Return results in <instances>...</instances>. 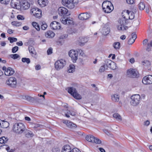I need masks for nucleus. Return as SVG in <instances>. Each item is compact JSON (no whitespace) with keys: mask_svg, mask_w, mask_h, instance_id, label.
<instances>
[{"mask_svg":"<svg viewBox=\"0 0 152 152\" xmlns=\"http://www.w3.org/2000/svg\"><path fill=\"white\" fill-rule=\"evenodd\" d=\"M13 130L16 133L21 134L25 130V126L21 123H15L13 126Z\"/></svg>","mask_w":152,"mask_h":152,"instance_id":"obj_1","label":"nucleus"},{"mask_svg":"<svg viewBox=\"0 0 152 152\" xmlns=\"http://www.w3.org/2000/svg\"><path fill=\"white\" fill-rule=\"evenodd\" d=\"M102 7L103 11L105 13L110 12L114 9L112 4L107 1L103 2L102 4Z\"/></svg>","mask_w":152,"mask_h":152,"instance_id":"obj_2","label":"nucleus"},{"mask_svg":"<svg viewBox=\"0 0 152 152\" xmlns=\"http://www.w3.org/2000/svg\"><path fill=\"white\" fill-rule=\"evenodd\" d=\"M68 92L77 99H80L82 98L81 96L77 92L76 88L74 87L68 88Z\"/></svg>","mask_w":152,"mask_h":152,"instance_id":"obj_3","label":"nucleus"},{"mask_svg":"<svg viewBox=\"0 0 152 152\" xmlns=\"http://www.w3.org/2000/svg\"><path fill=\"white\" fill-rule=\"evenodd\" d=\"M104 65L106 67V69L109 68L115 70L117 68V66L115 63L109 59H106L104 61Z\"/></svg>","mask_w":152,"mask_h":152,"instance_id":"obj_4","label":"nucleus"},{"mask_svg":"<svg viewBox=\"0 0 152 152\" xmlns=\"http://www.w3.org/2000/svg\"><path fill=\"white\" fill-rule=\"evenodd\" d=\"M131 103L133 106H136L139 104L141 100V97L138 94H134L131 96Z\"/></svg>","mask_w":152,"mask_h":152,"instance_id":"obj_5","label":"nucleus"},{"mask_svg":"<svg viewBox=\"0 0 152 152\" xmlns=\"http://www.w3.org/2000/svg\"><path fill=\"white\" fill-rule=\"evenodd\" d=\"M6 84L9 87L15 88L17 86L16 79L13 77H11L6 81Z\"/></svg>","mask_w":152,"mask_h":152,"instance_id":"obj_6","label":"nucleus"},{"mask_svg":"<svg viewBox=\"0 0 152 152\" xmlns=\"http://www.w3.org/2000/svg\"><path fill=\"white\" fill-rule=\"evenodd\" d=\"M66 64L65 61L63 59H61L56 61L55 64V66L57 70L63 68Z\"/></svg>","mask_w":152,"mask_h":152,"instance_id":"obj_7","label":"nucleus"},{"mask_svg":"<svg viewBox=\"0 0 152 152\" xmlns=\"http://www.w3.org/2000/svg\"><path fill=\"white\" fill-rule=\"evenodd\" d=\"M68 54L69 56L71 58L73 62H76L78 58V54L77 52L74 50H72L69 52Z\"/></svg>","mask_w":152,"mask_h":152,"instance_id":"obj_8","label":"nucleus"},{"mask_svg":"<svg viewBox=\"0 0 152 152\" xmlns=\"http://www.w3.org/2000/svg\"><path fill=\"white\" fill-rule=\"evenodd\" d=\"M126 20H120L119 21V25L117 26L118 30L123 31L127 30L128 28L127 26H125L126 24Z\"/></svg>","mask_w":152,"mask_h":152,"instance_id":"obj_9","label":"nucleus"},{"mask_svg":"<svg viewBox=\"0 0 152 152\" xmlns=\"http://www.w3.org/2000/svg\"><path fill=\"white\" fill-rule=\"evenodd\" d=\"M127 75L128 77L131 78L136 77L137 76V72L135 69L130 68L127 71Z\"/></svg>","mask_w":152,"mask_h":152,"instance_id":"obj_10","label":"nucleus"},{"mask_svg":"<svg viewBox=\"0 0 152 152\" xmlns=\"http://www.w3.org/2000/svg\"><path fill=\"white\" fill-rule=\"evenodd\" d=\"M31 12L33 15L35 17L39 18L42 16V11L37 8H34L31 9Z\"/></svg>","mask_w":152,"mask_h":152,"instance_id":"obj_11","label":"nucleus"},{"mask_svg":"<svg viewBox=\"0 0 152 152\" xmlns=\"http://www.w3.org/2000/svg\"><path fill=\"white\" fill-rule=\"evenodd\" d=\"M142 82L145 85L152 84V75H149L145 76L142 79Z\"/></svg>","mask_w":152,"mask_h":152,"instance_id":"obj_12","label":"nucleus"},{"mask_svg":"<svg viewBox=\"0 0 152 152\" xmlns=\"http://www.w3.org/2000/svg\"><path fill=\"white\" fill-rule=\"evenodd\" d=\"M30 7V4L27 1L22 0L20 1V8L26 10L28 9Z\"/></svg>","mask_w":152,"mask_h":152,"instance_id":"obj_13","label":"nucleus"},{"mask_svg":"<svg viewBox=\"0 0 152 152\" xmlns=\"http://www.w3.org/2000/svg\"><path fill=\"white\" fill-rule=\"evenodd\" d=\"M62 3L64 6L70 9H73L75 7L73 3L69 0H62Z\"/></svg>","mask_w":152,"mask_h":152,"instance_id":"obj_14","label":"nucleus"},{"mask_svg":"<svg viewBox=\"0 0 152 152\" xmlns=\"http://www.w3.org/2000/svg\"><path fill=\"white\" fill-rule=\"evenodd\" d=\"M91 17V15L90 13L87 12L83 13L80 14L78 16L80 20H86Z\"/></svg>","mask_w":152,"mask_h":152,"instance_id":"obj_15","label":"nucleus"},{"mask_svg":"<svg viewBox=\"0 0 152 152\" xmlns=\"http://www.w3.org/2000/svg\"><path fill=\"white\" fill-rule=\"evenodd\" d=\"M20 1L19 0H12L10 4L12 7L19 9L20 7Z\"/></svg>","mask_w":152,"mask_h":152,"instance_id":"obj_16","label":"nucleus"},{"mask_svg":"<svg viewBox=\"0 0 152 152\" xmlns=\"http://www.w3.org/2000/svg\"><path fill=\"white\" fill-rule=\"evenodd\" d=\"M50 27L51 29L53 30L59 29L61 28V25L58 22L54 21L51 23Z\"/></svg>","mask_w":152,"mask_h":152,"instance_id":"obj_17","label":"nucleus"},{"mask_svg":"<svg viewBox=\"0 0 152 152\" xmlns=\"http://www.w3.org/2000/svg\"><path fill=\"white\" fill-rule=\"evenodd\" d=\"M68 10L65 8L63 7H59L58 10L59 15L61 16H64L68 12Z\"/></svg>","mask_w":152,"mask_h":152,"instance_id":"obj_18","label":"nucleus"},{"mask_svg":"<svg viewBox=\"0 0 152 152\" xmlns=\"http://www.w3.org/2000/svg\"><path fill=\"white\" fill-rule=\"evenodd\" d=\"M110 28L106 25H105L102 28L101 32L103 35H107L110 32Z\"/></svg>","mask_w":152,"mask_h":152,"instance_id":"obj_19","label":"nucleus"},{"mask_svg":"<svg viewBox=\"0 0 152 152\" xmlns=\"http://www.w3.org/2000/svg\"><path fill=\"white\" fill-rule=\"evenodd\" d=\"M64 123L65 124L66 126L70 128H76L77 126L76 124L73 123L72 122L70 121L66 120L64 121Z\"/></svg>","mask_w":152,"mask_h":152,"instance_id":"obj_20","label":"nucleus"},{"mask_svg":"<svg viewBox=\"0 0 152 152\" xmlns=\"http://www.w3.org/2000/svg\"><path fill=\"white\" fill-rule=\"evenodd\" d=\"M78 41L79 45L83 46L88 41V40L86 38L80 37H79Z\"/></svg>","mask_w":152,"mask_h":152,"instance_id":"obj_21","label":"nucleus"},{"mask_svg":"<svg viewBox=\"0 0 152 152\" xmlns=\"http://www.w3.org/2000/svg\"><path fill=\"white\" fill-rule=\"evenodd\" d=\"M14 71L13 69L11 67H9L7 70L4 71V74L6 75L9 76L12 75L14 73Z\"/></svg>","mask_w":152,"mask_h":152,"instance_id":"obj_22","label":"nucleus"},{"mask_svg":"<svg viewBox=\"0 0 152 152\" xmlns=\"http://www.w3.org/2000/svg\"><path fill=\"white\" fill-rule=\"evenodd\" d=\"M37 2L39 6L42 7H45L48 4L47 0H38Z\"/></svg>","mask_w":152,"mask_h":152,"instance_id":"obj_23","label":"nucleus"},{"mask_svg":"<svg viewBox=\"0 0 152 152\" xmlns=\"http://www.w3.org/2000/svg\"><path fill=\"white\" fill-rule=\"evenodd\" d=\"M126 12L127 15H129V19L132 20L134 18V15L133 12L129 11L128 10H126L124 11Z\"/></svg>","mask_w":152,"mask_h":152,"instance_id":"obj_24","label":"nucleus"},{"mask_svg":"<svg viewBox=\"0 0 152 152\" xmlns=\"http://www.w3.org/2000/svg\"><path fill=\"white\" fill-rule=\"evenodd\" d=\"M55 35V34L52 31H47L45 34V36L48 38H52Z\"/></svg>","mask_w":152,"mask_h":152,"instance_id":"obj_25","label":"nucleus"},{"mask_svg":"<svg viewBox=\"0 0 152 152\" xmlns=\"http://www.w3.org/2000/svg\"><path fill=\"white\" fill-rule=\"evenodd\" d=\"M71 147L69 145H66L63 147L61 152H71Z\"/></svg>","mask_w":152,"mask_h":152,"instance_id":"obj_26","label":"nucleus"},{"mask_svg":"<svg viewBox=\"0 0 152 152\" xmlns=\"http://www.w3.org/2000/svg\"><path fill=\"white\" fill-rule=\"evenodd\" d=\"M25 133L26 136L27 137L29 138L34 136L33 132L30 130H26L25 131Z\"/></svg>","mask_w":152,"mask_h":152,"instance_id":"obj_27","label":"nucleus"},{"mask_svg":"<svg viewBox=\"0 0 152 152\" xmlns=\"http://www.w3.org/2000/svg\"><path fill=\"white\" fill-rule=\"evenodd\" d=\"M1 123V125L0 127L5 128H7L9 126V123L7 121H2V122Z\"/></svg>","mask_w":152,"mask_h":152,"instance_id":"obj_28","label":"nucleus"},{"mask_svg":"<svg viewBox=\"0 0 152 152\" xmlns=\"http://www.w3.org/2000/svg\"><path fill=\"white\" fill-rule=\"evenodd\" d=\"M111 99L113 101L118 102L119 100V96L117 94H114L112 96Z\"/></svg>","mask_w":152,"mask_h":152,"instance_id":"obj_29","label":"nucleus"},{"mask_svg":"<svg viewBox=\"0 0 152 152\" xmlns=\"http://www.w3.org/2000/svg\"><path fill=\"white\" fill-rule=\"evenodd\" d=\"M3 148V149H6V150L7 151V152H13L14 150L12 149H11L10 150V148L9 146H8L7 145H5L1 146L0 147V149Z\"/></svg>","mask_w":152,"mask_h":152,"instance_id":"obj_30","label":"nucleus"},{"mask_svg":"<svg viewBox=\"0 0 152 152\" xmlns=\"http://www.w3.org/2000/svg\"><path fill=\"white\" fill-rule=\"evenodd\" d=\"M32 25L37 31H40V26L38 23L36 22H34L32 23Z\"/></svg>","mask_w":152,"mask_h":152,"instance_id":"obj_31","label":"nucleus"},{"mask_svg":"<svg viewBox=\"0 0 152 152\" xmlns=\"http://www.w3.org/2000/svg\"><path fill=\"white\" fill-rule=\"evenodd\" d=\"M8 139L7 137H2L0 138V143L2 144L5 143L8 140Z\"/></svg>","mask_w":152,"mask_h":152,"instance_id":"obj_32","label":"nucleus"},{"mask_svg":"<svg viewBox=\"0 0 152 152\" xmlns=\"http://www.w3.org/2000/svg\"><path fill=\"white\" fill-rule=\"evenodd\" d=\"M33 126L34 128L37 129L39 130L42 129L44 127L43 125L38 124H34Z\"/></svg>","mask_w":152,"mask_h":152,"instance_id":"obj_33","label":"nucleus"},{"mask_svg":"<svg viewBox=\"0 0 152 152\" xmlns=\"http://www.w3.org/2000/svg\"><path fill=\"white\" fill-rule=\"evenodd\" d=\"M114 118H115L116 120L121 121L122 120V118L121 116L118 114L115 113L113 115Z\"/></svg>","mask_w":152,"mask_h":152,"instance_id":"obj_34","label":"nucleus"},{"mask_svg":"<svg viewBox=\"0 0 152 152\" xmlns=\"http://www.w3.org/2000/svg\"><path fill=\"white\" fill-rule=\"evenodd\" d=\"M75 71V66L73 65H70L69 66V68L67 70L69 73H72Z\"/></svg>","mask_w":152,"mask_h":152,"instance_id":"obj_35","label":"nucleus"},{"mask_svg":"<svg viewBox=\"0 0 152 152\" xmlns=\"http://www.w3.org/2000/svg\"><path fill=\"white\" fill-rule=\"evenodd\" d=\"M94 137L92 135L87 136L86 137V139L87 141L93 142Z\"/></svg>","mask_w":152,"mask_h":152,"instance_id":"obj_36","label":"nucleus"},{"mask_svg":"<svg viewBox=\"0 0 152 152\" xmlns=\"http://www.w3.org/2000/svg\"><path fill=\"white\" fill-rule=\"evenodd\" d=\"M138 7L140 10H143L145 7L144 3L142 2H140L138 4Z\"/></svg>","mask_w":152,"mask_h":152,"instance_id":"obj_37","label":"nucleus"},{"mask_svg":"<svg viewBox=\"0 0 152 152\" xmlns=\"http://www.w3.org/2000/svg\"><path fill=\"white\" fill-rule=\"evenodd\" d=\"M142 64L145 66H150L151 65L150 62L147 60H145L142 62Z\"/></svg>","mask_w":152,"mask_h":152,"instance_id":"obj_38","label":"nucleus"},{"mask_svg":"<svg viewBox=\"0 0 152 152\" xmlns=\"http://www.w3.org/2000/svg\"><path fill=\"white\" fill-rule=\"evenodd\" d=\"M52 152H60V150L57 146H55L53 147L51 150Z\"/></svg>","mask_w":152,"mask_h":152,"instance_id":"obj_39","label":"nucleus"},{"mask_svg":"<svg viewBox=\"0 0 152 152\" xmlns=\"http://www.w3.org/2000/svg\"><path fill=\"white\" fill-rule=\"evenodd\" d=\"M22 61L23 63H26L27 64H29L30 63V60L29 58H23L22 59Z\"/></svg>","mask_w":152,"mask_h":152,"instance_id":"obj_40","label":"nucleus"},{"mask_svg":"<svg viewBox=\"0 0 152 152\" xmlns=\"http://www.w3.org/2000/svg\"><path fill=\"white\" fill-rule=\"evenodd\" d=\"M8 39L10 41L11 43H12L13 42H15L17 40L16 38L13 37H9L8 38Z\"/></svg>","mask_w":152,"mask_h":152,"instance_id":"obj_41","label":"nucleus"},{"mask_svg":"<svg viewBox=\"0 0 152 152\" xmlns=\"http://www.w3.org/2000/svg\"><path fill=\"white\" fill-rule=\"evenodd\" d=\"M13 25L16 26H19L21 25V23L17 21H13L11 23Z\"/></svg>","mask_w":152,"mask_h":152,"instance_id":"obj_42","label":"nucleus"},{"mask_svg":"<svg viewBox=\"0 0 152 152\" xmlns=\"http://www.w3.org/2000/svg\"><path fill=\"white\" fill-rule=\"evenodd\" d=\"M93 142H94L96 144H99L101 143V141L99 139L94 137Z\"/></svg>","mask_w":152,"mask_h":152,"instance_id":"obj_43","label":"nucleus"},{"mask_svg":"<svg viewBox=\"0 0 152 152\" xmlns=\"http://www.w3.org/2000/svg\"><path fill=\"white\" fill-rule=\"evenodd\" d=\"M10 56L11 58L15 59L19 58L20 56L17 54H15L10 55Z\"/></svg>","mask_w":152,"mask_h":152,"instance_id":"obj_44","label":"nucleus"},{"mask_svg":"<svg viewBox=\"0 0 152 152\" xmlns=\"http://www.w3.org/2000/svg\"><path fill=\"white\" fill-rule=\"evenodd\" d=\"M113 47L116 49H119L120 47V43L119 42L115 43L113 44Z\"/></svg>","mask_w":152,"mask_h":152,"instance_id":"obj_45","label":"nucleus"},{"mask_svg":"<svg viewBox=\"0 0 152 152\" xmlns=\"http://www.w3.org/2000/svg\"><path fill=\"white\" fill-rule=\"evenodd\" d=\"M106 69V67L105 65H103L101 66L99 69V71L100 72H103Z\"/></svg>","mask_w":152,"mask_h":152,"instance_id":"obj_46","label":"nucleus"},{"mask_svg":"<svg viewBox=\"0 0 152 152\" xmlns=\"http://www.w3.org/2000/svg\"><path fill=\"white\" fill-rule=\"evenodd\" d=\"M60 20L61 22L64 24H67V19H65L64 18H62Z\"/></svg>","mask_w":152,"mask_h":152,"instance_id":"obj_47","label":"nucleus"},{"mask_svg":"<svg viewBox=\"0 0 152 152\" xmlns=\"http://www.w3.org/2000/svg\"><path fill=\"white\" fill-rule=\"evenodd\" d=\"M48 26L45 23H42V24L41 26V28L42 30H45L47 28Z\"/></svg>","mask_w":152,"mask_h":152,"instance_id":"obj_48","label":"nucleus"},{"mask_svg":"<svg viewBox=\"0 0 152 152\" xmlns=\"http://www.w3.org/2000/svg\"><path fill=\"white\" fill-rule=\"evenodd\" d=\"M18 50V46H15L13 47L12 49V52L13 53H15Z\"/></svg>","mask_w":152,"mask_h":152,"instance_id":"obj_49","label":"nucleus"},{"mask_svg":"<svg viewBox=\"0 0 152 152\" xmlns=\"http://www.w3.org/2000/svg\"><path fill=\"white\" fill-rule=\"evenodd\" d=\"M24 98L26 100L28 101H30L32 100L33 98L31 96H24Z\"/></svg>","mask_w":152,"mask_h":152,"instance_id":"obj_50","label":"nucleus"},{"mask_svg":"<svg viewBox=\"0 0 152 152\" xmlns=\"http://www.w3.org/2000/svg\"><path fill=\"white\" fill-rule=\"evenodd\" d=\"M17 18L18 20H24L25 19L24 17L21 15H18Z\"/></svg>","mask_w":152,"mask_h":152,"instance_id":"obj_51","label":"nucleus"},{"mask_svg":"<svg viewBox=\"0 0 152 152\" xmlns=\"http://www.w3.org/2000/svg\"><path fill=\"white\" fill-rule=\"evenodd\" d=\"M137 38V35L135 34L134 33H133L132 34V37L131 38L132 39H133L134 40V41H135V40Z\"/></svg>","mask_w":152,"mask_h":152,"instance_id":"obj_52","label":"nucleus"},{"mask_svg":"<svg viewBox=\"0 0 152 152\" xmlns=\"http://www.w3.org/2000/svg\"><path fill=\"white\" fill-rule=\"evenodd\" d=\"M134 40L133 39H132L131 38H130L129 39L128 43L129 45H132L134 42Z\"/></svg>","mask_w":152,"mask_h":152,"instance_id":"obj_53","label":"nucleus"},{"mask_svg":"<svg viewBox=\"0 0 152 152\" xmlns=\"http://www.w3.org/2000/svg\"><path fill=\"white\" fill-rule=\"evenodd\" d=\"M53 49L52 48H49L47 51V53L48 55L51 54L52 53Z\"/></svg>","mask_w":152,"mask_h":152,"instance_id":"obj_54","label":"nucleus"},{"mask_svg":"<svg viewBox=\"0 0 152 152\" xmlns=\"http://www.w3.org/2000/svg\"><path fill=\"white\" fill-rule=\"evenodd\" d=\"M71 152H81V151L78 149L75 148L71 150Z\"/></svg>","mask_w":152,"mask_h":152,"instance_id":"obj_55","label":"nucleus"},{"mask_svg":"<svg viewBox=\"0 0 152 152\" xmlns=\"http://www.w3.org/2000/svg\"><path fill=\"white\" fill-rule=\"evenodd\" d=\"M68 36V35L67 34H63L62 35H61L60 37L59 38L60 39H64L66 38Z\"/></svg>","mask_w":152,"mask_h":152,"instance_id":"obj_56","label":"nucleus"},{"mask_svg":"<svg viewBox=\"0 0 152 152\" xmlns=\"http://www.w3.org/2000/svg\"><path fill=\"white\" fill-rule=\"evenodd\" d=\"M134 0H126L127 3L129 4H132L134 3Z\"/></svg>","mask_w":152,"mask_h":152,"instance_id":"obj_57","label":"nucleus"},{"mask_svg":"<svg viewBox=\"0 0 152 152\" xmlns=\"http://www.w3.org/2000/svg\"><path fill=\"white\" fill-rule=\"evenodd\" d=\"M35 68L36 70H39L41 69V66L40 65L38 64L36 66Z\"/></svg>","mask_w":152,"mask_h":152,"instance_id":"obj_58","label":"nucleus"},{"mask_svg":"<svg viewBox=\"0 0 152 152\" xmlns=\"http://www.w3.org/2000/svg\"><path fill=\"white\" fill-rule=\"evenodd\" d=\"M31 48H32L31 46V47H29V52L32 54H34V50L33 49H32V48H31V49H30Z\"/></svg>","mask_w":152,"mask_h":152,"instance_id":"obj_59","label":"nucleus"},{"mask_svg":"<svg viewBox=\"0 0 152 152\" xmlns=\"http://www.w3.org/2000/svg\"><path fill=\"white\" fill-rule=\"evenodd\" d=\"M74 4H77L78 3V2L79 0H70Z\"/></svg>","mask_w":152,"mask_h":152,"instance_id":"obj_60","label":"nucleus"},{"mask_svg":"<svg viewBox=\"0 0 152 152\" xmlns=\"http://www.w3.org/2000/svg\"><path fill=\"white\" fill-rule=\"evenodd\" d=\"M7 33L10 34H11L13 32V31L11 29H9L7 31Z\"/></svg>","mask_w":152,"mask_h":152,"instance_id":"obj_61","label":"nucleus"},{"mask_svg":"<svg viewBox=\"0 0 152 152\" xmlns=\"http://www.w3.org/2000/svg\"><path fill=\"white\" fill-rule=\"evenodd\" d=\"M149 124L150 121L148 120L145 121L144 123V125L146 126H148Z\"/></svg>","mask_w":152,"mask_h":152,"instance_id":"obj_62","label":"nucleus"},{"mask_svg":"<svg viewBox=\"0 0 152 152\" xmlns=\"http://www.w3.org/2000/svg\"><path fill=\"white\" fill-rule=\"evenodd\" d=\"M16 44L19 46H21L23 45V43L22 41H19L16 43Z\"/></svg>","mask_w":152,"mask_h":152,"instance_id":"obj_63","label":"nucleus"},{"mask_svg":"<svg viewBox=\"0 0 152 152\" xmlns=\"http://www.w3.org/2000/svg\"><path fill=\"white\" fill-rule=\"evenodd\" d=\"M67 24H71L73 23V21L70 19H68V18H67Z\"/></svg>","mask_w":152,"mask_h":152,"instance_id":"obj_64","label":"nucleus"}]
</instances>
